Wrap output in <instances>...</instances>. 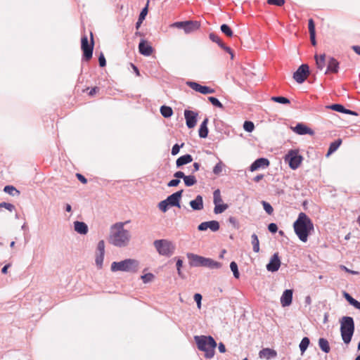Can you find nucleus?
I'll return each mask as SVG.
<instances>
[{"label": "nucleus", "instance_id": "nucleus-1", "mask_svg": "<svg viewBox=\"0 0 360 360\" xmlns=\"http://www.w3.org/2000/svg\"><path fill=\"white\" fill-rule=\"evenodd\" d=\"M126 222H117L111 226L108 241L117 247H124L129 242L131 235L128 230L124 229Z\"/></svg>", "mask_w": 360, "mask_h": 360}, {"label": "nucleus", "instance_id": "nucleus-2", "mask_svg": "<svg viewBox=\"0 0 360 360\" xmlns=\"http://www.w3.org/2000/svg\"><path fill=\"white\" fill-rule=\"evenodd\" d=\"M293 228L299 239L305 243L308 240L309 235L314 230V224L305 213L301 212L294 222Z\"/></svg>", "mask_w": 360, "mask_h": 360}, {"label": "nucleus", "instance_id": "nucleus-3", "mask_svg": "<svg viewBox=\"0 0 360 360\" xmlns=\"http://www.w3.org/2000/svg\"><path fill=\"white\" fill-rule=\"evenodd\" d=\"M198 349L205 352V356L211 359L214 355L217 342L212 336H195Z\"/></svg>", "mask_w": 360, "mask_h": 360}, {"label": "nucleus", "instance_id": "nucleus-4", "mask_svg": "<svg viewBox=\"0 0 360 360\" xmlns=\"http://www.w3.org/2000/svg\"><path fill=\"white\" fill-rule=\"evenodd\" d=\"M139 262L134 259H126L120 262H113L111 264L112 271L136 272L139 269Z\"/></svg>", "mask_w": 360, "mask_h": 360}, {"label": "nucleus", "instance_id": "nucleus-5", "mask_svg": "<svg viewBox=\"0 0 360 360\" xmlns=\"http://www.w3.org/2000/svg\"><path fill=\"white\" fill-rule=\"evenodd\" d=\"M354 331V320L350 316H344L340 321V332L343 342L349 344Z\"/></svg>", "mask_w": 360, "mask_h": 360}, {"label": "nucleus", "instance_id": "nucleus-6", "mask_svg": "<svg viewBox=\"0 0 360 360\" xmlns=\"http://www.w3.org/2000/svg\"><path fill=\"white\" fill-rule=\"evenodd\" d=\"M188 258L191 260L193 266H205L212 269H218L221 266V264L218 262L195 254H188Z\"/></svg>", "mask_w": 360, "mask_h": 360}, {"label": "nucleus", "instance_id": "nucleus-7", "mask_svg": "<svg viewBox=\"0 0 360 360\" xmlns=\"http://www.w3.org/2000/svg\"><path fill=\"white\" fill-rule=\"evenodd\" d=\"M153 245L160 255L166 257L171 256L175 250V246L172 242L165 239L156 240Z\"/></svg>", "mask_w": 360, "mask_h": 360}, {"label": "nucleus", "instance_id": "nucleus-8", "mask_svg": "<svg viewBox=\"0 0 360 360\" xmlns=\"http://www.w3.org/2000/svg\"><path fill=\"white\" fill-rule=\"evenodd\" d=\"M90 41H89L87 36L86 35L82 36L81 39V49L83 51L84 58L86 61H89L92 58L94 46V40L92 32H90Z\"/></svg>", "mask_w": 360, "mask_h": 360}, {"label": "nucleus", "instance_id": "nucleus-9", "mask_svg": "<svg viewBox=\"0 0 360 360\" xmlns=\"http://www.w3.org/2000/svg\"><path fill=\"white\" fill-rule=\"evenodd\" d=\"M213 202L214 204V212L215 214H221L224 212L228 207V205L223 203L219 189H217L213 193Z\"/></svg>", "mask_w": 360, "mask_h": 360}, {"label": "nucleus", "instance_id": "nucleus-10", "mask_svg": "<svg viewBox=\"0 0 360 360\" xmlns=\"http://www.w3.org/2000/svg\"><path fill=\"white\" fill-rule=\"evenodd\" d=\"M285 161L288 162L292 169L298 168L302 161V157L296 150H290L285 157Z\"/></svg>", "mask_w": 360, "mask_h": 360}, {"label": "nucleus", "instance_id": "nucleus-11", "mask_svg": "<svg viewBox=\"0 0 360 360\" xmlns=\"http://www.w3.org/2000/svg\"><path fill=\"white\" fill-rule=\"evenodd\" d=\"M309 75V68L307 64L301 65L293 74L294 79L299 84L303 83Z\"/></svg>", "mask_w": 360, "mask_h": 360}, {"label": "nucleus", "instance_id": "nucleus-12", "mask_svg": "<svg viewBox=\"0 0 360 360\" xmlns=\"http://www.w3.org/2000/svg\"><path fill=\"white\" fill-rule=\"evenodd\" d=\"M198 115V114L196 112L185 110L184 117L186 119V125L189 129H192L196 125Z\"/></svg>", "mask_w": 360, "mask_h": 360}, {"label": "nucleus", "instance_id": "nucleus-13", "mask_svg": "<svg viewBox=\"0 0 360 360\" xmlns=\"http://www.w3.org/2000/svg\"><path fill=\"white\" fill-rule=\"evenodd\" d=\"M186 84L192 89L195 90V91L200 92L202 94H213L215 91L214 89L209 86H202L200 84L194 82H188Z\"/></svg>", "mask_w": 360, "mask_h": 360}, {"label": "nucleus", "instance_id": "nucleus-14", "mask_svg": "<svg viewBox=\"0 0 360 360\" xmlns=\"http://www.w3.org/2000/svg\"><path fill=\"white\" fill-rule=\"evenodd\" d=\"M291 129L299 135L309 134L313 136L314 134V131L311 128L302 123H298L295 127H291Z\"/></svg>", "mask_w": 360, "mask_h": 360}, {"label": "nucleus", "instance_id": "nucleus-15", "mask_svg": "<svg viewBox=\"0 0 360 360\" xmlns=\"http://www.w3.org/2000/svg\"><path fill=\"white\" fill-rule=\"evenodd\" d=\"M281 266V260L278 253H274L271 257L269 263L266 265V269L269 271L274 272L278 270Z\"/></svg>", "mask_w": 360, "mask_h": 360}, {"label": "nucleus", "instance_id": "nucleus-16", "mask_svg": "<svg viewBox=\"0 0 360 360\" xmlns=\"http://www.w3.org/2000/svg\"><path fill=\"white\" fill-rule=\"evenodd\" d=\"M183 193V190L179 191L167 198V201L171 207H180V200L181 198V195Z\"/></svg>", "mask_w": 360, "mask_h": 360}, {"label": "nucleus", "instance_id": "nucleus-17", "mask_svg": "<svg viewBox=\"0 0 360 360\" xmlns=\"http://www.w3.org/2000/svg\"><path fill=\"white\" fill-rule=\"evenodd\" d=\"M270 162L268 159L261 158L257 160H256L250 167V170L251 172L256 171L260 168H266L269 167Z\"/></svg>", "mask_w": 360, "mask_h": 360}, {"label": "nucleus", "instance_id": "nucleus-18", "mask_svg": "<svg viewBox=\"0 0 360 360\" xmlns=\"http://www.w3.org/2000/svg\"><path fill=\"white\" fill-rule=\"evenodd\" d=\"M139 52L146 56H150L153 52V48L145 40H141L139 45Z\"/></svg>", "mask_w": 360, "mask_h": 360}, {"label": "nucleus", "instance_id": "nucleus-19", "mask_svg": "<svg viewBox=\"0 0 360 360\" xmlns=\"http://www.w3.org/2000/svg\"><path fill=\"white\" fill-rule=\"evenodd\" d=\"M200 27V22L188 20V21H186L184 30L186 34H190L191 32H193L199 30Z\"/></svg>", "mask_w": 360, "mask_h": 360}, {"label": "nucleus", "instance_id": "nucleus-20", "mask_svg": "<svg viewBox=\"0 0 360 360\" xmlns=\"http://www.w3.org/2000/svg\"><path fill=\"white\" fill-rule=\"evenodd\" d=\"M292 300V290H285L281 297V304L283 307H288L291 304Z\"/></svg>", "mask_w": 360, "mask_h": 360}, {"label": "nucleus", "instance_id": "nucleus-21", "mask_svg": "<svg viewBox=\"0 0 360 360\" xmlns=\"http://www.w3.org/2000/svg\"><path fill=\"white\" fill-rule=\"evenodd\" d=\"M190 205L193 210H201L203 209L202 197L200 195H197L195 199L190 202Z\"/></svg>", "mask_w": 360, "mask_h": 360}, {"label": "nucleus", "instance_id": "nucleus-22", "mask_svg": "<svg viewBox=\"0 0 360 360\" xmlns=\"http://www.w3.org/2000/svg\"><path fill=\"white\" fill-rule=\"evenodd\" d=\"M339 68V63L334 58H330L328 60V68L326 73L328 72H331L333 73H337L338 72Z\"/></svg>", "mask_w": 360, "mask_h": 360}, {"label": "nucleus", "instance_id": "nucleus-23", "mask_svg": "<svg viewBox=\"0 0 360 360\" xmlns=\"http://www.w3.org/2000/svg\"><path fill=\"white\" fill-rule=\"evenodd\" d=\"M75 230L80 234H86L88 232V227L86 224L82 221L74 222Z\"/></svg>", "mask_w": 360, "mask_h": 360}, {"label": "nucleus", "instance_id": "nucleus-24", "mask_svg": "<svg viewBox=\"0 0 360 360\" xmlns=\"http://www.w3.org/2000/svg\"><path fill=\"white\" fill-rule=\"evenodd\" d=\"M192 161H193V158L191 155L187 154L185 155H182L176 160V167H180L184 165L191 162Z\"/></svg>", "mask_w": 360, "mask_h": 360}, {"label": "nucleus", "instance_id": "nucleus-25", "mask_svg": "<svg viewBox=\"0 0 360 360\" xmlns=\"http://www.w3.org/2000/svg\"><path fill=\"white\" fill-rule=\"evenodd\" d=\"M259 356L261 358H265L269 359L276 356V352L274 349L269 348L263 349L259 352Z\"/></svg>", "mask_w": 360, "mask_h": 360}, {"label": "nucleus", "instance_id": "nucleus-26", "mask_svg": "<svg viewBox=\"0 0 360 360\" xmlns=\"http://www.w3.org/2000/svg\"><path fill=\"white\" fill-rule=\"evenodd\" d=\"M207 123H208V118H205L202 124H200V129H199V136L201 138H206L208 134V129H207Z\"/></svg>", "mask_w": 360, "mask_h": 360}, {"label": "nucleus", "instance_id": "nucleus-27", "mask_svg": "<svg viewBox=\"0 0 360 360\" xmlns=\"http://www.w3.org/2000/svg\"><path fill=\"white\" fill-rule=\"evenodd\" d=\"M314 58L317 68L321 70H323L326 65V54L315 55Z\"/></svg>", "mask_w": 360, "mask_h": 360}, {"label": "nucleus", "instance_id": "nucleus-28", "mask_svg": "<svg viewBox=\"0 0 360 360\" xmlns=\"http://www.w3.org/2000/svg\"><path fill=\"white\" fill-rule=\"evenodd\" d=\"M343 296L351 305L356 309H360V302L354 299L349 293L344 292Z\"/></svg>", "mask_w": 360, "mask_h": 360}, {"label": "nucleus", "instance_id": "nucleus-29", "mask_svg": "<svg viewBox=\"0 0 360 360\" xmlns=\"http://www.w3.org/2000/svg\"><path fill=\"white\" fill-rule=\"evenodd\" d=\"M319 345L322 351L328 353L330 350L328 341L325 338H320L319 340Z\"/></svg>", "mask_w": 360, "mask_h": 360}, {"label": "nucleus", "instance_id": "nucleus-30", "mask_svg": "<svg viewBox=\"0 0 360 360\" xmlns=\"http://www.w3.org/2000/svg\"><path fill=\"white\" fill-rule=\"evenodd\" d=\"M341 143H342L341 139H338V140L335 141L334 142H332L329 146V148H328V150L327 153V155L328 156L330 154H332L333 153H334L339 148V146L341 145Z\"/></svg>", "mask_w": 360, "mask_h": 360}, {"label": "nucleus", "instance_id": "nucleus-31", "mask_svg": "<svg viewBox=\"0 0 360 360\" xmlns=\"http://www.w3.org/2000/svg\"><path fill=\"white\" fill-rule=\"evenodd\" d=\"M330 108L340 112H344L346 114H353V112L349 110H346L343 105L340 104H333L330 106Z\"/></svg>", "mask_w": 360, "mask_h": 360}, {"label": "nucleus", "instance_id": "nucleus-32", "mask_svg": "<svg viewBox=\"0 0 360 360\" xmlns=\"http://www.w3.org/2000/svg\"><path fill=\"white\" fill-rule=\"evenodd\" d=\"M251 238H252V245L253 247V251L255 252H259V241L257 236L255 233H253L251 236Z\"/></svg>", "mask_w": 360, "mask_h": 360}, {"label": "nucleus", "instance_id": "nucleus-33", "mask_svg": "<svg viewBox=\"0 0 360 360\" xmlns=\"http://www.w3.org/2000/svg\"><path fill=\"white\" fill-rule=\"evenodd\" d=\"M160 112L165 117H170L173 114V110L171 107L163 105L160 108Z\"/></svg>", "mask_w": 360, "mask_h": 360}, {"label": "nucleus", "instance_id": "nucleus-34", "mask_svg": "<svg viewBox=\"0 0 360 360\" xmlns=\"http://www.w3.org/2000/svg\"><path fill=\"white\" fill-rule=\"evenodd\" d=\"M184 184L186 186H191L196 184L197 180L193 175L185 176L184 178Z\"/></svg>", "mask_w": 360, "mask_h": 360}, {"label": "nucleus", "instance_id": "nucleus-35", "mask_svg": "<svg viewBox=\"0 0 360 360\" xmlns=\"http://www.w3.org/2000/svg\"><path fill=\"white\" fill-rule=\"evenodd\" d=\"M207 222V229H211L212 231H217L219 229V224L217 221H210Z\"/></svg>", "mask_w": 360, "mask_h": 360}, {"label": "nucleus", "instance_id": "nucleus-36", "mask_svg": "<svg viewBox=\"0 0 360 360\" xmlns=\"http://www.w3.org/2000/svg\"><path fill=\"white\" fill-rule=\"evenodd\" d=\"M221 31L225 34L226 35L227 37H232L233 36V32L231 29V27L226 25V24H223L221 26Z\"/></svg>", "mask_w": 360, "mask_h": 360}, {"label": "nucleus", "instance_id": "nucleus-37", "mask_svg": "<svg viewBox=\"0 0 360 360\" xmlns=\"http://www.w3.org/2000/svg\"><path fill=\"white\" fill-rule=\"evenodd\" d=\"M309 345V339L307 337L304 338L300 344V349L302 353L307 349Z\"/></svg>", "mask_w": 360, "mask_h": 360}, {"label": "nucleus", "instance_id": "nucleus-38", "mask_svg": "<svg viewBox=\"0 0 360 360\" xmlns=\"http://www.w3.org/2000/svg\"><path fill=\"white\" fill-rule=\"evenodd\" d=\"M271 100L275 102H277L279 103H283V104L290 103V100L288 98H287L285 97H283V96H274L271 98Z\"/></svg>", "mask_w": 360, "mask_h": 360}, {"label": "nucleus", "instance_id": "nucleus-39", "mask_svg": "<svg viewBox=\"0 0 360 360\" xmlns=\"http://www.w3.org/2000/svg\"><path fill=\"white\" fill-rule=\"evenodd\" d=\"M4 191L11 195H14L15 193L17 194L20 193V192L13 186H5Z\"/></svg>", "mask_w": 360, "mask_h": 360}, {"label": "nucleus", "instance_id": "nucleus-40", "mask_svg": "<svg viewBox=\"0 0 360 360\" xmlns=\"http://www.w3.org/2000/svg\"><path fill=\"white\" fill-rule=\"evenodd\" d=\"M244 129L248 132H252L255 129L254 123L251 121H245L243 124Z\"/></svg>", "mask_w": 360, "mask_h": 360}, {"label": "nucleus", "instance_id": "nucleus-41", "mask_svg": "<svg viewBox=\"0 0 360 360\" xmlns=\"http://www.w3.org/2000/svg\"><path fill=\"white\" fill-rule=\"evenodd\" d=\"M230 268H231V271H233L234 277L236 278H238L240 274L238 272L237 264L235 262H231L230 264Z\"/></svg>", "mask_w": 360, "mask_h": 360}, {"label": "nucleus", "instance_id": "nucleus-42", "mask_svg": "<svg viewBox=\"0 0 360 360\" xmlns=\"http://www.w3.org/2000/svg\"><path fill=\"white\" fill-rule=\"evenodd\" d=\"M224 164L221 161H219L213 168V173L216 175H219L223 169Z\"/></svg>", "mask_w": 360, "mask_h": 360}, {"label": "nucleus", "instance_id": "nucleus-43", "mask_svg": "<svg viewBox=\"0 0 360 360\" xmlns=\"http://www.w3.org/2000/svg\"><path fill=\"white\" fill-rule=\"evenodd\" d=\"M209 37L213 42L218 44V45L220 47H221V44H224L223 41H221V39H220V37L214 33H210L209 35Z\"/></svg>", "mask_w": 360, "mask_h": 360}, {"label": "nucleus", "instance_id": "nucleus-44", "mask_svg": "<svg viewBox=\"0 0 360 360\" xmlns=\"http://www.w3.org/2000/svg\"><path fill=\"white\" fill-rule=\"evenodd\" d=\"M148 5H149V0L147 1L146 6L142 9L139 18H140L141 20H144L146 16L148 14Z\"/></svg>", "mask_w": 360, "mask_h": 360}, {"label": "nucleus", "instance_id": "nucleus-45", "mask_svg": "<svg viewBox=\"0 0 360 360\" xmlns=\"http://www.w3.org/2000/svg\"><path fill=\"white\" fill-rule=\"evenodd\" d=\"M141 278L142 279V281L144 283H147L153 280L154 275L151 273H148V274L141 276Z\"/></svg>", "mask_w": 360, "mask_h": 360}, {"label": "nucleus", "instance_id": "nucleus-46", "mask_svg": "<svg viewBox=\"0 0 360 360\" xmlns=\"http://www.w3.org/2000/svg\"><path fill=\"white\" fill-rule=\"evenodd\" d=\"M210 102L214 106L218 107L219 108H223L224 106L215 97L210 96L208 98Z\"/></svg>", "mask_w": 360, "mask_h": 360}, {"label": "nucleus", "instance_id": "nucleus-47", "mask_svg": "<svg viewBox=\"0 0 360 360\" xmlns=\"http://www.w3.org/2000/svg\"><path fill=\"white\" fill-rule=\"evenodd\" d=\"M262 205L264 209V210L268 214H271L274 212V209L272 206L266 201H262Z\"/></svg>", "mask_w": 360, "mask_h": 360}, {"label": "nucleus", "instance_id": "nucleus-48", "mask_svg": "<svg viewBox=\"0 0 360 360\" xmlns=\"http://www.w3.org/2000/svg\"><path fill=\"white\" fill-rule=\"evenodd\" d=\"M169 206V205L167 202V200H162L158 204L159 209L163 212H165L168 210Z\"/></svg>", "mask_w": 360, "mask_h": 360}, {"label": "nucleus", "instance_id": "nucleus-49", "mask_svg": "<svg viewBox=\"0 0 360 360\" xmlns=\"http://www.w3.org/2000/svg\"><path fill=\"white\" fill-rule=\"evenodd\" d=\"M104 259V254L98 253L96 257V264L99 268L102 267Z\"/></svg>", "mask_w": 360, "mask_h": 360}, {"label": "nucleus", "instance_id": "nucleus-50", "mask_svg": "<svg viewBox=\"0 0 360 360\" xmlns=\"http://www.w3.org/2000/svg\"><path fill=\"white\" fill-rule=\"evenodd\" d=\"M266 2L269 5L282 6L285 4V0H267Z\"/></svg>", "mask_w": 360, "mask_h": 360}, {"label": "nucleus", "instance_id": "nucleus-51", "mask_svg": "<svg viewBox=\"0 0 360 360\" xmlns=\"http://www.w3.org/2000/svg\"><path fill=\"white\" fill-rule=\"evenodd\" d=\"M308 27L310 35H312L313 33H315V25L313 19L311 18L309 20Z\"/></svg>", "mask_w": 360, "mask_h": 360}, {"label": "nucleus", "instance_id": "nucleus-52", "mask_svg": "<svg viewBox=\"0 0 360 360\" xmlns=\"http://www.w3.org/2000/svg\"><path fill=\"white\" fill-rule=\"evenodd\" d=\"M0 207H4L6 210L12 212L15 209V206L13 204L8 202H1L0 203Z\"/></svg>", "mask_w": 360, "mask_h": 360}, {"label": "nucleus", "instance_id": "nucleus-53", "mask_svg": "<svg viewBox=\"0 0 360 360\" xmlns=\"http://www.w3.org/2000/svg\"><path fill=\"white\" fill-rule=\"evenodd\" d=\"M97 250L98 251V253L105 254V243L103 240L98 242L97 245Z\"/></svg>", "mask_w": 360, "mask_h": 360}, {"label": "nucleus", "instance_id": "nucleus-54", "mask_svg": "<svg viewBox=\"0 0 360 360\" xmlns=\"http://www.w3.org/2000/svg\"><path fill=\"white\" fill-rule=\"evenodd\" d=\"M194 300L196 302L198 308H201V300H202V296L199 293H196L194 295Z\"/></svg>", "mask_w": 360, "mask_h": 360}, {"label": "nucleus", "instance_id": "nucleus-55", "mask_svg": "<svg viewBox=\"0 0 360 360\" xmlns=\"http://www.w3.org/2000/svg\"><path fill=\"white\" fill-rule=\"evenodd\" d=\"M98 62H99V65L101 67H105L106 65V60H105V56L103 53H101V54L98 57Z\"/></svg>", "mask_w": 360, "mask_h": 360}, {"label": "nucleus", "instance_id": "nucleus-56", "mask_svg": "<svg viewBox=\"0 0 360 360\" xmlns=\"http://www.w3.org/2000/svg\"><path fill=\"white\" fill-rule=\"evenodd\" d=\"M221 47L231 55V59H233L234 55L230 47L226 46L224 44H221Z\"/></svg>", "mask_w": 360, "mask_h": 360}, {"label": "nucleus", "instance_id": "nucleus-57", "mask_svg": "<svg viewBox=\"0 0 360 360\" xmlns=\"http://www.w3.org/2000/svg\"><path fill=\"white\" fill-rule=\"evenodd\" d=\"M184 143H182L181 146H179L178 144H175L172 149V154L173 155H176L179 152L180 147H183Z\"/></svg>", "mask_w": 360, "mask_h": 360}, {"label": "nucleus", "instance_id": "nucleus-58", "mask_svg": "<svg viewBox=\"0 0 360 360\" xmlns=\"http://www.w3.org/2000/svg\"><path fill=\"white\" fill-rule=\"evenodd\" d=\"M268 229L269 231L271 232V233H276L277 231H278V226L276 224L274 223H271L269 226H268Z\"/></svg>", "mask_w": 360, "mask_h": 360}, {"label": "nucleus", "instance_id": "nucleus-59", "mask_svg": "<svg viewBox=\"0 0 360 360\" xmlns=\"http://www.w3.org/2000/svg\"><path fill=\"white\" fill-rule=\"evenodd\" d=\"M186 21L176 22L172 25V27L176 28H181L184 30Z\"/></svg>", "mask_w": 360, "mask_h": 360}, {"label": "nucleus", "instance_id": "nucleus-60", "mask_svg": "<svg viewBox=\"0 0 360 360\" xmlns=\"http://www.w3.org/2000/svg\"><path fill=\"white\" fill-rule=\"evenodd\" d=\"M180 183V180L179 179H172L171 180L168 184H167V186L169 187H173V186H176L179 185V184Z\"/></svg>", "mask_w": 360, "mask_h": 360}, {"label": "nucleus", "instance_id": "nucleus-61", "mask_svg": "<svg viewBox=\"0 0 360 360\" xmlns=\"http://www.w3.org/2000/svg\"><path fill=\"white\" fill-rule=\"evenodd\" d=\"M76 176L82 184H85L87 183V179L82 174L77 173Z\"/></svg>", "mask_w": 360, "mask_h": 360}, {"label": "nucleus", "instance_id": "nucleus-62", "mask_svg": "<svg viewBox=\"0 0 360 360\" xmlns=\"http://www.w3.org/2000/svg\"><path fill=\"white\" fill-rule=\"evenodd\" d=\"M199 231H205L207 229V222H202L198 226Z\"/></svg>", "mask_w": 360, "mask_h": 360}, {"label": "nucleus", "instance_id": "nucleus-63", "mask_svg": "<svg viewBox=\"0 0 360 360\" xmlns=\"http://www.w3.org/2000/svg\"><path fill=\"white\" fill-rule=\"evenodd\" d=\"M185 174L183 172H181V171H178L174 173V176L176 177V178H182L184 179V178L185 177Z\"/></svg>", "mask_w": 360, "mask_h": 360}, {"label": "nucleus", "instance_id": "nucleus-64", "mask_svg": "<svg viewBox=\"0 0 360 360\" xmlns=\"http://www.w3.org/2000/svg\"><path fill=\"white\" fill-rule=\"evenodd\" d=\"M352 49L356 54L360 56V46L355 45L353 46Z\"/></svg>", "mask_w": 360, "mask_h": 360}]
</instances>
